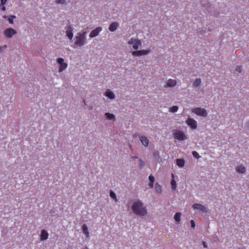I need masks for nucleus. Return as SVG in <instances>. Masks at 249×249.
<instances>
[{
  "label": "nucleus",
  "mask_w": 249,
  "mask_h": 249,
  "mask_svg": "<svg viewBox=\"0 0 249 249\" xmlns=\"http://www.w3.org/2000/svg\"><path fill=\"white\" fill-rule=\"evenodd\" d=\"M89 249V248H88V247H85V248L84 249Z\"/></svg>",
  "instance_id": "c03bdc74"
},
{
  "label": "nucleus",
  "mask_w": 249,
  "mask_h": 249,
  "mask_svg": "<svg viewBox=\"0 0 249 249\" xmlns=\"http://www.w3.org/2000/svg\"><path fill=\"white\" fill-rule=\"evenodd\" d=\"M7 0H1V4L2 5H4L6 2Z\"/></svg>",
  "instance_id": "58836bf2"
},
{
  "label": "nucleus",
  "mask_w": 249,
  "mask_h": 249,
  "mask_svg": "<svg viewBox=\"0 0 249 249\" xmlns=\"http://www.w3.org/2000/svg\"><path fill=\"white\" fill-rule=\"evenodd\" d=\"M193 209H196L202 213H207V208L203 205L199 203H195L192 205Z\"/></svg>",
  "instance_id": "6e6552de"
},
{
  "label": "nucleus",
  "mask_w": 249,
  "mask_h": 249,
  "mask_svg": "<svg viewBox=\"0 0 249 249\" xmlns=\"http://www.w3.org/2000/svg\"><path fill=\"white\" fill-rule=\"evenodd\" d=\"M202 245H203V247L204 248H208V246H207L206 243L205 241H203Z\"/></svg>",
  "instance_id": "4c0bfd02"
},
{
  "label": "nucleus",
  "mask_w": 249,
  "mask_h": 249,
  "mask_svg": "<svg viewBox=\"0 0 249 249\" xmlns=\"http://www.w3.org/2000/svg\"><path fill=\"white\" fill-rule=\"evenodd\" d=\"M139 139L143 145L144 146H147L148 145L149 142L147 137L144 136H141L139 137Z\"/></svg>",
  "instance_id": "4468645a"
},
{
  "label": "nucleus",
  "mask_w": 249,
  "mask_h": 249,
  "mask_svg": "<svg viewBox=\"0 0 249 249\" xmlns=\"http://www.w3.org/2000/svg\"><path fill=\"white\" fill-rule=\"evenodd\" d=\"M87 32L86 31L77 33L75 36L76 41L74 42V45L79 47L84 45L87 42Z\"/></svg>",
  "instance_id": "f03ea898"
},
{
  "label": "nucleus",
  "mask_w": 249,
  "mask_h": 249,
  "mask_svg": "<svg viewBox=\"0 0 249 249\" xmlns=\"http://www.w3.org/2000/svg\"><path fill=\"white\" fill-rule=\"evenodd\" d=\"M82 229L84 234H85L87 237H89V232L87 226L85 224H83L82 226Z\"/></svg>",
  "instance_id": "6ab92c4d"
},
{
  "label": "nucleus",
  "mask_w": 249,
  "mask_h": 249,
  "mask_svg": "<svg viewBox=\"0 0 249 249\" xmlns=\"http://www.w3.org/2000/svg\"><path fill=\"white\" fill-rule=\"evenodd\" d=\"M178 106H174L170 108L169 110L172 112H176L178 110Z\"/></svg>",
  "instance_id": "bb28decb"
},
{
  "label": "nucleus",
  "mask_w": 249,
  "mask_h": 249,
  "mask_svg": "<svg viewBox=\"0 0 249 249\" xmlns=\"http://www.w3.org/2000/svg\"><path fill=\"white\" fill-rule=\"evenodd\" d=\"M16 16H12L10 18H8V20L10 24L13 23V18H15Z\"/></svg>",
  "instance_id": "2f4dec72"
},
{
  "label": "nucleus",
  "mask_w": 249,
  "mask_h": 249,
  "mask_svg": "<svg viewBox=\"0 0 249 249\" xmlns=\"http://www.w3.org/2000/svg\"><path fill=\"white\" fill-rule=\"evenodd\" d=\"M172 189L175 190L176 188V182L174 179H172L171 181Z\"/></svg>",
  "instance_id": "cd10ccee"
},
{
  "label": "nucleus",
  "mask_w": 249,
  "mask_h": 249,
  "mask_svg": "<svg viewBox=\"0 0 249 249\" xmlns=\"http://www.w3.org/2000/svg\"><path fill=\"white\" fill-rule=\"evenodd\" d=\"M139 165L141 167V168L143 167V166L144 165V161L142 159H140L139 160Z\"/></svg>",
  "instance_id": "72a5a7b5"
},
{
  "label": "nucleus",
  "mask_w": 249,
  "mask_h": 249,
  "mask_svg": "<svg viewBox=\"0 0 249 249\" xmlns=\"http://www.w3.org/2000/svg\"><path fill=\"white\" fill-rule=\"evenodd\" d=\"M104 95L111 100L114 99L115 97L114 93L109 89L106 90Z\"/></svg>",
  "instance_id": "ddd939ff"
},
{
  "label": "nucleus",
  "mask_w": 249,
  "mask_h": 249,
  "mask_svg": "<svg viewBox=\"0 0 249 249\" xmlns=\"http://www.w3.org/2000/svg\"><path fill=\"white\" fill-rule=\"evenodd\" d=\"M48 233L47 231L45 230H43L41 231V234H40V239L42 241L48 239Z\"/></svg>",
  "instance_id": "dca6fc26"
},
{
  "label": "nucleus",
  "mask_w": 249,
  "mask_h": 249,
  "mask_svg": "<svg viewBox=\"0 0 249 249\" xmlns=\"http://www.w3.org/2000/svg\"><path fill=\"white\" fill-rule=\"evenodd\" d=\"M236 171L239 173L244 174L246 172V169L243 165H240L236 167Z\"/></svg>",
  "instance_id": "f3484780"
},
{
  "label": "nucleus",
  "mask_w": 249,
  "mask_h": 249,
  "mask_svg": "<svg viewBox=\"0 0 249 249\" xmlns=\"http://www.w3.org/2000/svg\"><path fill=\"white\" fill-rule=\"evenodd\" d=\"M192 155L194 157H195L197 159H199L200 158V156L199 155V154L196 151H194L192 152Z\"/></svg>",
  "instance_id": "c85d7f7f"
},
{
  "label": "nucleus",
  "mask_w": 249,
  "mask_h": 249,
  "mask_svg": "<svg viewBox=\"0 0 249 249\" xmlns=\"http://www.w3.org/2000/svg\"><path fill=\"white\" fill-rule=\"evenodd\" d=\"M246 126L248 129H249V121L247 122Z\"/></svg>",
  "instance_id": "a19ab883"
},
{
  "label": "nucleus",
  "mask_w": 249,
  "mask_h": 249,
  "mask_svg": "<svg viewBox=\"0 0 249 249\" xmlns=\"http://www.w3.org/2000/svg\"><path fill=\"white\" fill-rule=\"evenodd\" d=\"M2 10L4 11L5 10V7L3 6L2 8Z\"/></svg>",
  "instance_id": "79ce46f5"
},
{
  "label": "nucleus",
  "mask_w": 249,
  "mask_h": 249,
  "mask_svg": "<svg viewBox=\"0 0 249 249\" xmlns=\"http://www.w3.org/2000/svg\"><path fill=\"white\" fill-rule=\"evenodd\" d=\"M150 51L149 50H142L139 51H133L132 53V54L134 56H139L143 55H146L150 53Z\"/></svg>",
  "instance_id": "1a4fd4ad"
},
{
  "label": "nucleus",
  "mask_w": 249,
  "mask_h": 249,
  "mask_svg": "<svg viewBox=\"0 0 249 249\" xmlns=\"http://www.w3.org/2000/svg\"><path fill=\"white\" fill-rule=\"evenodd\" d=\"M142 45V43L140 40L136 39L133 45L134 49L137 50L140 46Z\"/></svg>",
  "instance_id": "a211bd4d"
},
{
  "label": "nucleus",
  "mask_w": 249,
  "mask_h": 249,
  "mask_svg": "<svg viewBox=\"0 0 249 249\" xmlns=\"http://www.w3.org/2000/svg\"><path fill=\"white\" fill-rule=\"evenodd\" d=\"M186 123L192 129H196L197 128L196 121L190 117L187 118Z\"/></svg>",
  "instance_id": "423d86ee"
},
{
  "label": "nucleus",
  "mask_w": 249,
  "mask_h": 249,
  "mask_svg": "<svg viewBox=\"0 0 249 249\" xmlns=\"http://www.w3.org/2000/svg\"><path fill=\"white\" fill-rule=\"evenodd\" d=\"M7 47V46L6 45H5L4 46H0V53H2L3 51V50Z\"/></svg>",
  "instance_id": "c9c22d12"
},
{
  "label": "nucleus",
  "mask_w": 249,
  "mask_h": 249,
  "mask_svg": "<svg viewBox=\"0 0 249 249\" xmlns=\"http://www.w3.org/2000/svg\"><path fill=\"white\" fill-rule=\"evenodd\" d=\"M177 164L179 167H183L184 165L185 161L182 159H178L176 160Z\"/></svg>",
  "instance_id": "aec40b11"
},
{
  "label": "nucleus",
  "mask_w": 249,
  "mask_h": 249,
  "mask_svg": "<svg viewBox=\"0 0 249 249\" xmlns=\"http://www.w3.org/2000/svg\"><path fill=\"white\" fill-rule=\"evenodd\" d=\"M154 158L157 160H159L160 159V154L158 151H155L153 154Z\"/></svg>",
  "instance_id": "393cba45"
},
{
  "label": "nucleus",
  "mask_w": 249,
  "mask_h": 249,
  "mask_svg": "<svg viewBox=\"0 0 249 249\" xmlns=\"http://www.w3.org/2000/svg\"><path fill=\"white\" fill-rule=\"evenodd\" d=\"M177 84V81L174 79H169L166 82L165 87H174Z\"/></svg>",
  "instance_id": "2eb2a0df"
},
{
  "label": "nucleus",
  "mask_w": 249,
  "mask_h": 249,
  "mask_svg": "<svg viewBox=\"0 0 249 249\" xmlns=\"http://www.w3.org/2000/svg\"><path fill=\"white\" fill-rule=\"evenodd\" d=\"M57 62L60 65L59 72H62L68 67V64L66 63H64V60L62 58H58L57 60Z\"/></svg>",
  "instance_id": "0eeeda50"
},
{
  "label": "nucleus",
  "mask_w": 249,
  "mask_h": 249,
  "mask_svg": "<svg viewBox=\"0 0 249 249\" xmlns=\"http://www.w3.org/2000/svg\"><path fill=\"white\" fill-rule=\"evenodd\" d=\"M105 116L106 117V118L108 120H114L115 116L114 114L107 112L105 114Z\"/></svg>",
  "instance_id": "412c9836"
},
{
  "label": "nucleus",
  "mask_w": 249,
  "mask_h": 249,
  "mask_svg": "<svg viewBox=\"0 0 249 249\" xmlns=\"http://www.w3.org/2000/svg\"><path fill=\"white\" fill-rule=\"evenodd\" d=\"M155 189L157 192L160 193L161 192V187L158 183H156Z\"/></svg>",
  "instance_id": "a878e982"
},
{
  "label": "nucleus",
  "mask_w": 249,
  "mask_h": 249,
  "mask_svg": "<svg viewBox=\"0 0 249 249\" xmlns=\"http://www.w3.org/2000/svg\"><path fill=\"white\" fill-rule=\"evenodd\" d=\"M136 39H133V38H131L128 41V44L129 45L134 44V42L135 41Z\"/></svg>",
  "instance_id": "473e14b6"
},
{
  "label": "nucleus",
  "mask_w": 249,
  "mask_h": 249,
  "mask_svg": "<svg viewBox=\"0 0 249 249\" xmlns=\"http://www.w3.org/2000/svg\"><path fill=\"white\" fill-rule=\"evenodd\" d=\"M201 82V79L197 78L194 81V82L193 83V86L196 88H197L200 85Z\"/></svg>",
  "instance_id": "5701e85b"
},
{
  "label": "nucleus",
  "mask_w": 249,
  "mask_h": 249,
  "mask_svg": "<svg viewBox=\"0 0 249 249\" xmlns=\"http://www.w3.org/2000/svg\"><path fill=\"white\" fill-rule=\"evenodd\" d=\"M66 36L68 37V38L70 40H71L73 36V27L72 25L69 24L66 26Z\"/></svg>",
  "instance_id": "39448f33"
},
{
  "label": "nucleus",
  "mask_w": 249,
  "mask_h": 249,
  "mask_svg": "<svg viewBox=\"0 0 249 249\" xmlns=\"http://www.w3.org/2000/svg\"><path fill=\"white\" fill-rule=\"evenodd\" d=\"M192 112L196 114L202 116L206 117L207 116V112L205 109L201 107H196L192 109Z\"/></svg>",
  "instance_id": "7ed1b4c3"
},
{
  "label": "nucleus",
  "mask_w": 249,
  "mask_h": 249,
  "mask_svg": "<svg viewBox=\"0 0 249 249\" xmlns=\"http://www.w3.org/2000/svg\"><path fill=\"white\" fill-rule=\"evenodd\" d=\"M191 226L192 228H194L195 227V223L193 220L190 221Z\"/></svg>",
  "instance_id": "f704fd0d"
},
{
  "label": "nucleus",
  "mask_w": 249,
  "mask_h": 249,
  "mask_svg": "<svg viewBox=\"0 0 249 249\" xmlns=\"http://www.w3.org/2000/svg\"><path fill=\"white\" fill-rule=\"evenodd\" d=\"M109 194H110V196L111 198H113V199H116V195L113 192L112 190H110V192H109Z\"/></svg>",
  "instance_id": "c756f323"
},
{
  "label": "nucleus",
  "mask_w": 249,
  "mask_h": 249,
  "mask_svg": "<svg viewBox=\"0 0 249 249\" xmlns=\"http://www.w3.org/2000/svg\"><path fill=\"white\" fill-rule=\"evenodd\" d=\"M181 213L179 212L176 213L174 215V219L177 222H179L180 220Z\"/></svg>",
  "instance_id": "b1692460"
},
{
  "label": "nucleus",
  "mask_w": 249,
  "mask_h": 249,
  "mask_svg": "<svg viewBox=\"0 0 249 249\" xmlns=\"http://www.w3.org/2000/svg\"><path fill=\"white\" fill-rule=\"evenodd\" d=\"M133 158L138 159V157L135 156L133 157Z\"/></svg>",
  "instance_id": "37998d69"
},
{
  "label": "nucleus",
  "mask_w": 249,
  "mask_h": 249,
  "mask_svg": "<svg viewBox=\"0 0 249 249\" xmlns=\"http://www.w3.org/2000/svg\"><path fill=\"white\" fill-rule=\"evenodd\" d=\"M55 2L57 4H65L66 3L65 0H56Z\"/></svg>",
  "instance_id": "7c9ffc66"
},
{
  "label": "nucleus",
  "mask_w": 249,
  "mask_h": 249,
  "mask_svg": "<svg viewBox=\"0 0 249 249\" xmlns=\"http://www.w3.org/2000/svg\"><path fill=\"white\" fill-rule=\"evenodd\" d=\"M119 26V24L118 22H113L110 24L108 30L111 32H114L118 28Z\"/></svg>",
  "instance_id": "f8f14e48"
},
{
  "label": "nucleus",
  "mask_w": 249,
  "mask_h": 249,
  "mask_svg": "<svg viewBox=\"0 0 249 249\" xmlns=\"http://www.w3.org/2000/svg\"><path fill=\"white\" fill-rule=\"evenodd\" d=\"M174 138L179 141H184L188 139L187 136L181 131L177 130L174 133Z\"/></svg>",
  "instance_id": "20e7f679"
},
{
  "label": "nucleus",
  "mask_w": 249,
  "mask_h": 249,
  "mask_svg": "<svg viewBox=\"0 0 249 249\" xmlns=\"http://www.w3.org/2000/svg\"><path fill=\"white\" fill-rule=\"evenodd\" d=\"M235 70L239 72H241V68L240 66H237Z\"/></svg>",
  "instance_id": "e433bc0d"
},
{
  "label": "nucleus",
  "mask_w": 249,
  "mask_h": 249,
  "mask_svg": "<svg viewBox=\"0 0 249 249\" xmlns=\"http://www.w3.org/2000/svg\"><path fill=\"white\" fill-rule=\"evenodd\" d=\"M131 209L136 215L140 217L144 216L147 213L146 207L141 200H137L133 202Z\"/></svg>",
  "instance_id": "f257e3e1"
},
{
  "label": "nucleus",
  "mask_w": 249,
  "mask_h": 249,
  "mask_svg": "<svg viewBox=\"0 0 249 249\" xmlns=\"http://www.w3.org/2000/svg\"><path fill=\"white\" fill-rule=\"evenodd\" d=\"M149 185L151 188H153L154 186V182L155 181V178L152 175H150L149 176Z\"/></svg>",
  "instance_id": "4be33fe9"
},
{
  "label": "nucleus",
  "mask_w": 249,
  "mask_h": 249,
  "mask_svg": "<svg viewBox=\"0 0 249 249\" xmlns=\"http://www.w3.org/2000/svg\"><path fill=\"white\" fill-rule=\"evenodd\" d=\"M16 33V31L11 28H8L4 31L5 36L8 38L12 37L13 36L15 35Z\"/></svg>",
  "instance_id": "9d476101"
},
{
  "label": "nucleus",
  "mask_w": 249,
  "mask_h": 249,
  "mask_svg": "<svg viewBox=\"0 0 249 249\" xmlns=\"http://www.w3.org/2000/svg\"><path fill=\"white\" fill-rule=\"evenodd\" d=\"M102 30V28L101 27H98L96 28L93 30L91 31L89 34V37L93 38L94 37L97 36L99 34L100 32Z\"/></svg>",
  "instance_id": "9b49d317"
},
{
  "label": "nucleus",
  "mask_w": 249,
  "mask_h": 249,
  "mask_svg": "<svg viewBox=\"0 0 249 249\" xmlns=\"http://www.w3.org/2000/svg\"><path fill=\"white\" fill-rule=\"evenodd\" d=\"M206 32H207L206 30H202L200 32V34H202L206 33Z\"/></svg>",
  "instance_id": "ea45409f"
}]
</instances>
